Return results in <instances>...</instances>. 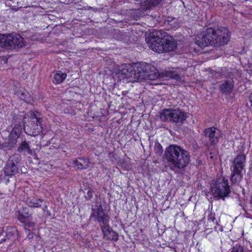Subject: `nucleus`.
I'll return each instance as SVG.
<instances>
[{
    "mask_svg": "<svg viewBox=\"0 0 252 252\" xmlns=\"http://www.w3.org/2000/svg\"><path fill=\"white\" fill-rule=\"evenodd\" d=\"M20 152L27 153L29 155H32L33 151L30 148L29 144L26 141H23L18 148Z\"/></svg>",
    "mask_w": 252,
    "mask_h": 252,
    "instance_id": "5701e85b",
    "label": "nucleus"
},
{
    "mask_svg": "<svg viewBox=\"0 0 252 252\" xmlns=\"http://www.w3.org/2000/svg\"><path fill=\"white\" fill-rule=\"evenodd\" d=\"M158 76L157 69L152 64L145 62L134 64L133 78L135 81L140 82L144 80H155Z\"/></svg>",
    "mask_w": 252,
    "mask_h": 252,
    "instance_id": "7ed1b4c3",
    "label": "nucleus"
},
{
    "mask_svg": "<svg viewBox=\"0 0 252 252\" xmlns=\"http://www.w3.org/2000/svg\"><path fill=\"white\" fill-rule=\"evenodd\" d=\"M30 122L26 124V118L23 119L24 129L26 133L32 136H36L40 133H43L45 122L41 117V114L37 111L30 112L28 114Z\"/></svg>",
    "mask_w": 252,
    "mask_h": 252,
    "instance_id": "20e7f679",
    "label": "nucleus"
},
{
    "mask_svg": "<svg viewBox=\"0 0 252 252\" xmlns=\"http://www.w3.org/2000/svg\"><path fill=\"white\" fill-rule=\"evenodd\" d=\"M72 162L77 168L83 169L89 167L90 161L87 158H80L78 159H73Z\"/></svg>",
    "mask_w": 252,
    "mask_h": 252,
    "instance_id": "6ab92c4d",
    "label": "nucleus"
},
{
    "mask_svg": "<svg viewBox=\"0 0 252 252\" xmlns=\"http://www.w3.org/2000/svg\"><path fill=\"white\" fill-rule=\"evenodd\" d=\"M118 74L123 75V77H131L133 78L134 73V64H124L118 66Z\"/></svg>",
    "mask_w": 252,
    "mask_h": 252,
    "instance_id": "4468645a",
    "label": "nucleus"
},
{
    "mask_svg": "<svg viewBox=\"0 0 252 252\" xmlns=\"http://www.w3.org/2000/svg\"><path fill=\"white\" fill-rule=\"evenodd\" d=\"M211 191L215 197L224 198L227 196L230 193L227 181L224 179H218L215 186L212 187Z\"/></svg>",
    "mask_w": 252,
    "mask_h": 252,
    "instance_id": "6e6552de",
    "label": "nucleus"
},
{
    "mask_svg": "<svg viewBox=\"0 0 252 252\" xmlns=\"http://www.w3.org/2000/svg\"><path fill=\"white\" fill-rule=\"evenodd\" d=\"M93 191L92 190L89 189L88 190L87 195H86V197L87 199H90L93 197Z\"/></svg>",
    "mask_w": 252,
    "mask_h": 252,
    "instance_id": "cd10ccee",
    "label": "nucleus"
},
{
    "mask_svg": "<svg viewBox=\"0 0 252 252\" xmlns=\"http://www.w3.org/2000/svg\"><path fill=\"white\" fill-rule=\"evenodd\" d=\"M53 82L55 84H60L63 81L66 77V74L60 70L53 72L51 74Z\"/></svg>",
    "mask_w": 252,
    "mask_h": 252,
    "instance_id": "aec40b11",
    "label": "nucleus"
},
{
    "mask_svg": "<svg viewBox=\"0 0 252 252\" xmlns=\"http://www.w3.org/2000/svg\"><path fill=\"white\" fill-rule=\"evenodd\" d=\"M186 114L180 109H166L164 110L160 115V118L163 121L173 123H183L186 120Z\"/></svg>",
    "mask_w": 252,
    "mask_h": 252,
    "instance_id": "0eeeda50",
    "label": "nucleus"
},
{
    "mask_svg": "<svg viewBox=\"0 0 252 252\" xmlns=\"http://www.w3.org/2000/svg\"><path fill=\"white\" fill-rule=\"evenodd\" d=\"M15 215L17 219L21 222H25V220L31 216V214L28 212V208L26 207H23L21 210L16 211Z\"/></svg>",
    "mask_w": 252,
    "mask_h": 252,
    "instance_id": "412c9836",
    "label": "nucleus"
},
{
    "mask_svg": "<svg viewBox=\"0 0 252 252\" xmlns=\"http://www.w3.org/2000/svg\"><path fill=\"white\" fill-rule=\"evenodd\" d=\"M231 252H243V248L240 245H236Z\"/></svg>",
    "mask_w": 252,
    "mask_h": 252,
    "instance_id": "b1692460",
    "label": "nucleus"
},
{
    "mask_svg": "<svg viewBox=\"0 0 252 252\" xmlns=\"http://www.w3.org/2000/svg\"><path fill=\"white\" fill-rule=\"evenodd\" d=\"M162 0H143L140 2V9L142 10H147L159 4Z\"/></svg>",
    "mask_w": 252,
    "mask_h": 252,
    "instance_id": "dca6fc26",
    "label": "nucleus"
},
{
    "mask_svg": "<svg viewBox=\"0 0 252 252\" xmlns=\"http://www.w3.org/2000/svg\"><path fill=\"white\" fill-rule=\"evenodd\" d=\"M162 0H143L140 2V9L142 10H147L159 4Z\"/></svg>",
    "mask_w": 252,
    "mask_h": 252,
    "instance_id": "f3484780",
    "label": "nucleus"
},
{
    "mask_svg": "<svg viewBox=\"0 0 252 252\" xmlns=\"http://www.w3.org/2000/svg\"><path fill=\"white\" fill-rule=\"evenodd\" d=\"M204 133L205 136L209 138V141L212 145L217 144L221 138L220 131L215 127L206 128Z\"/></svg>",
    "mask_w": 252,
    "mask_h": 252,
    "instance_id": "f8f14e48",
    "label": "nucleus"
},
{
    "mask_svg": "<svg viewBox=\"0 0 252 252\" xmlns=\"http://www.w3.org/2000/svg\"><path fill=\"white\" fill-rule=\"evenodd\" d=\"M100 226L104 238L107 239H118V236L109 226V220H107L106 224L100 223Z\"/></svg>",
    "mask_w": 252,
    "mask_h": 252,
    "instance_id": "ddd939ff",
    "label": "nucleus"
},
{
    "mask_svg": "<svg viewBox=\"0 0 252 252\" xmlns=\"http://www.w3.org/2000/svg\"><path fill=\"white\" fill-rule=\"evenodd\" d=\"M170 77L175 80H180V76L175 72H170Z\"/></svg>",
    "mask_w": 252,
    "mask_h": 252,
    "instance_id": "393cba45",
    "label": "nucleus"
},
{
    "mask_svg": "<svg viewBox=\"0 0 252 252\" xmlns=\"http://www.w3.org/2000/svg\"><path fill=\"white\" fill-rule=\"evenodd\" d=\"M250 99L251 101L252 102V93L251 94V95L250 96Z\"/></svg>",
    "mask_w": 252,
    "mask_h": 252,
    "instance_id": "7c9ffc66",
    "label": "nucleus"
},
{
    "mask_svg": "<svg viewBox=\"0 0 252 252\" xmlns=\"http://www.w3.org/2000/svg\"><path fill=\"white\" fill-rule=\"evenodd\" d=\"M91 217L95 218L100 223L106 224L107 220H109L108 216L104 214L100 204L92 206Z\"/></svg>",
    "mask_w": 252,
    "mask_h": 252,
    "instance_id": "9b49d317",
    "label": "nucleus"
},
{
    "mask_svg": "<svg viewBox=\"0 0 252 252\" xmlns=\"http://www.w3.org/2000/svg\"><path fill=\"white\" fill-rule=\"evenodd\" d=\"M47 205H44V207L43 208V210L44 211H45V210L47 209Z\"/></svg>",
    "mask_w": 252,
    "mask_h": 252,
    "instance_id": "c756f323",
    "label": "nucleus"
},
{
    "mask_svg": "<svg viewBox=\"0 0 252 252\" xmlns=\"http://www.w3.org/2000/svg\"><path fill=\"white\" fill-rule=\"evenodd\" d=\"M18 168L14 164L13 159H9L4 168L5 175L7 176H11L16 174Z\"/></svg>",
    "mask_w": 252,
    "mask_h": 252,
    "instance_id": "2eb2a0df",
    "label": "nucleus"
},
{
    "mask_svg": "<svg viewBox=\"0 0 252 252\" xmlns=\"http://www.w3.org/2000/svg\"><path fill=\"white\" fill-rule=\"evenodd\" d=\"M25 46L23 38L17 33L0 35V46L7 49H18Z\"/></svg>",
    "mask_w": 252,
    "mask_h": 252,
    "instance_id": "39448f33",
    "label": "nucleus"
},
{
    "mask_svg": "<svg viewBox=\"0 0 252 252\" xmlns=\"http://www.w3.org/2000/svg\"><path fill=\"white\" fill-rule=\"evenodd\" d=\"M213 35V29L208 28L204 34H200L196 37L195 43L202 48L209 45L213 46L214 40L213 38L212 37Z\"/></svg>",
    "mask_w": 252,
    "mask_h": 252,
    "instance_id": "9d476101",
    "label": "nucleus"
},
{
    "mask_svg": "<svg viewBox=\"0 0 252 252\" xmlns=\"http://www.w3.org/2000/svg\"><path fill=\"white\" fill-rule=\"evenodd\" d=\"M146 40L149 48L158 53L173 51L176 47L173 37L162 30H155L150 32Z\"/></svg>",
    "mask_w": 252,
    "mask_h": 252,
    "instance_id": "f257e3e1",
    "label": "nucleus"
},
{
    "mask_svg": "<svg viewBox=\"0 0 252 252\" xmlns=\"http://www.w3.org/2000/svg\"><path fill=\"white\" fill-rule=\"evenodd\" d=\"M245 163L246 157L244 155H239L234 159L230 167L231 181L233 183L239 182L241 180Z\"/></svg>",
    "mask_w": 252,
    "mask_h": 252,
    "instance_id": "423d86ee",
    "label": "nucleus"
},
{
    "mask_svg": "<svg viewBox=\"0 0 252 252\" xmlns=\"http://www.w3.org/2000/svg\"><path fill=\"white\" fill-rule=\"evenodd\" d=\"M233 89V81L232 80L225 81L222 82L219 87L220 91L225 94H230Z\"/></svg>",
    "mask_w": 252,
    "mask_h": 252,
    "instance_id": "a211bd4d",
    "label": "nucleus"
},
{
    "mask_svg": "<svg viewBox=\"0 0 252 252\" xmlns=\"http://www.w3.org/2000/svg\"><path fill=\"white\" fill-rule=\"evenodd\" d=\"M17 230L15 228H11L10 231L8 232L7 235L8 237H11L12 235L15 232H16Z\"/></svg>",
    "mask_w": 252,
    "mask_h": 252,
    "instance_id": "bb28decb",
    "label": "nucleus"
},
{
    "mask_svg": "<svg viewBox=\"0 0 252 252\" xmlns=\"http://www.w3.org/2000/svg\"><path fill=\"white\" fill-rule=\"evenodd\" d=\"M43 202L42 199L31 197L27 200L26 203L30 207H39Z\"/></svg>",
    "mask_w": 252,
    "mask_h": 252,
    "instance_id": "4be33fe9",
    "label": "nucleus"
},
{
    "mask_svg": "<svg viewBox=\"0 0 252 252\" xmlns=\"http://www.w3.org/2000/svg\"><path fill=\"white\" fill-rule=\"evenodd\" d=\"M33 236H34V234L32 233L29 232L28 235V238L29 239H32L33 238Z\"/></svg>",
    "mask_w": 252,
    "mask_h": 252,
    "instance_id": "c85d7f7f",
    "label": "nucleus"
},
{
    "mask_svg": "<svg viewBox=\"0 0 252 252\" xmlns=\"http://www.w3.org/2000/svg\"><path fill=\"white\" fill-rule=\"evenodd\" d=\"M165 157L170 168L175 172L186 167L189 160V152L175 145H170L166 149Z\"/></svg>",
    "mask_w": 252,
    "mask_h": 252,
    "instance_id": "f03ea898",
    "label": "nucleus"
},
{
    "mask_svg": "<svg viewBox=\"0 0 252 252\" xmlns=\"http://www.w3.org/2000/svg\"><path fill=\"white\" fill-rule=\"evenodd\" d=\"M213 46H220L226 44L230 39L228 30L224 27H220L217 30L213 29Z\"/></svg>",
    "mask_w": 252,
    "mask_h": 252,
    "instance_id": "1a4fd4ad",
    "label": "nucleus"
},
{
    "mask_svg": "<svg viewBox=\"0 0 252 252\" xmlns=\"http://www.w3.org/2000/svg\"><path fill=\"white\" fill-rule=\"evenodd\" d=\"M25 224V227H29L32 228L34 226V223L32 221H29L27 220H25V222H23Z\"/></svg>",
    "mask_w": 252,
    "mask_h": 252,
    "instance_id": "a878e982",
    "label": "nucleus"
}]
</instances>
